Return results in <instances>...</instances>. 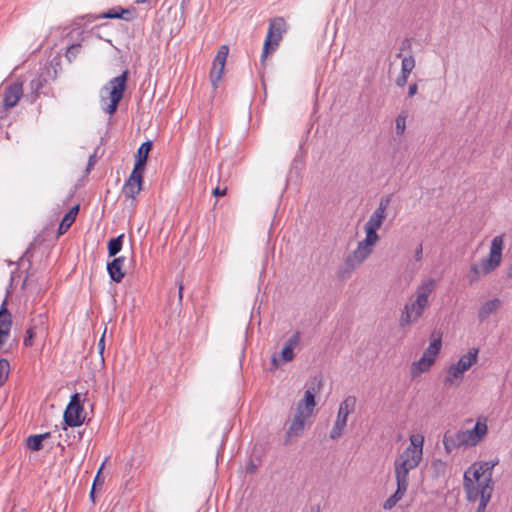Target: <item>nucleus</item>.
I'll use <instances>...</instances> for the list:
<instances>
[{
  "label": "nucleus",
  "instance_id": "obj_22",
  "mask_svg": "<svg viewBox=\"0 0 512 512\" xmlns=\"http://www.w3.org/2000/svg\"><path fill=\"white\" fill-rule=\"evenodd\" d=\"M501 306V300L499 298H494L486 301L481 305L478 310V319L480 322L485 321L488 317L496 312Z\"/></svg>",
  "mask_w": 512,
  "mask_h": 512
},
{
  "label": "nucleus",
  "instance_id": "obj_17",
  "mask_svg": "<svg viewBox=\"0 0 512 512\" xmlns=\"http://www.w3.org/2000/svg\"><path fill=\"white\" fill-rule=\"evenodd\" d=\"M23 95L22 83H13L5 89L3 106L5 109H10L16 106L18 101Z\"/></svg>",
  "mask_w": 512,
  "mask_h": 512
},
{
  "label": "nucleus",
  "instance_id": "obj_29",
  "mask_svg": "<svg viewBox=\"0 0 512 512\" xmlns=\"http://www.w3.org/2000/svg\"><path fill=\"white\" fill-rule=\"evenodd\" d=\"M50 437V433L38 434V435H30L26 439V446L32 451H39L42 449V442Z\"/></svg>",
  "mask_w": 512,
  "mask_h": 512
},
{
  "label": "nucleus",
  "instance_id": "obj_27",
  "mask_svg": "<svg viewBox=\"0 0 512 512\" xmlns=\"http://www.w3.org/2000/svg\"><path fill=\"white\" fill-rule=\"evenodd\" d=\"M356 398L354 396L346 397L339 405L337 417L347 421L348 416L354 411Z\"/></svg>",
  "mask_w": 512,
  "mask_h": 512
},
{
  "label": "nucleus",
  "instance_id": "obj_25",
  "mask_svg": "<svg viewBox=\"0 0 512 512\" xmlns=\"http://www.w3.org/2000/svg\"><path fill=\"white\" fill-rule=\"evenodd\" d=\"M464 373L465 372L462 371L457 365L452 364L449 367L447 375L444 378L445 385L458 386L463 379Z\"/></svg>",
  "mask_w": 512,
  "mask_h": 512
},
{
  "label": "nucleus",
  "instance_id": "obj_37",
  "mask_svg": "<svg viewBox=\"0 0 512 512\" xmlns=\"http://www.w3.org/2000/svg\"><path fill=\"white\" fill-rule=\"evenodd\" d=\"M9 372V362L6 359H0V386L6 381Z\"/></svg>",
  "mask_w": 512,
  "mask_h": 512
},
{
  "label": "nucleus",
  "instance_id": "obj_56",
  "mask_svg": "<svg viewBox=\"0 0 512 512\" xmlns=\"http://www.w3.org/2000/svg\"><path fill=\"white\" fill-rule=\"evenodd\" d=\"M310 512H320V509L319 507L312 508Z\"/></svg>",
  "mask_w": 512,
  "mask_h": 512
},
{
  "label": "nucleus",
  "instance_id": "obj_57",
  "mask_svg": "<svg viewBox=\"0 0 512 512\" xmlns=\"http://www.w3.org/2000/svg\"><path fill=\"white\" fill-rule=\"evenodd\" d=\"M150 0H136V3H146V2H149Z\"/></svg>",
  "mask_w": 512,
  "mask_h": 512
},
{
  "label": "nucleus",
  "instance_id": "obj_58",
  "mask_svg": "<svg viewBox=\"0 0 512 512\" xmlns=\"http://www.w3.org/2000/svg\"><path fill=\"white\" fill-rule=\"evenodd\" d=\"M397 57H402V53H401V52H400V53H398V54H397Z\"/></svg>",
  "mask_w": 512,
  "mask_h": 512
},
{
  "label": "nucleus",
  "instance_id": "obj_10",
  "mask_svg": "<svg viewBox=\"0 0 512 512\" xmlns=\"http://www.w3.org/2000/svg\"><path fill=\"white\" fill-rule=\"evenodd\" d=\"M322 386V379L314 377L313 385L305 391L304 398L298 402L296 409L301 408L303 414L311 416L316 406L315 395L320 392Z\"/></svg>",
  "mask_w": 512,
  "mask_h": 512
},
{
  "label": "nucleus",
  "instance_id": "obj_52",
  "mask_svg": "<svg viewBox=\"0 0 512 512\" xmlns=\"http://www.w3.org/2000/svg\"><path fill=\"white\" fill-rule=\"evenodd\" d=\"M411 46V42L409 39H404L403 42H402V45H401V50H404L406 48H410Z\"/></svg>",
  "mask_w": 512,
  "mask_h": 512
},
{
  "label": "nucleus",
  "instance_id": "obj_44",
  "mask_svg": "<svg viewBox=\"0 0 512 512\" xmlns=\"http://www.w3.org/2000/svg\"><path fill=\"white\" fill-rule=\"evenodd\" d=\"M119 8L109 9L107 12L103 13L100 18H119L121 19Z\"/></svg>",
  "mask_w": 512,
  "mask_h": 512
},
{
  "label": "nucleus",
  "instance_id": "obj_30",
  "mask_svg": "<svg viewBox=\"0 0 512 512\" xmlns=\"http://www.w3.org/2000/svg\"><path fill=\"white\" fill-rule=\"evenodd\" d=\"M441 349V339H434L428 348L425 349L423 352V357L426 358L429 361H432V363L435 362L436 356L439 354Z\"/></svg>",
  "mask_w": 512,
  "mask_h": 512
},
{
  "label": "nucleus",
  "instance_id": "obj_1",
  "mask_svg": "<svg viewBox=\"0 0 512 512\" xmlns=\"http://www.w3.org/2000/svg\"><path fill=\"white\" fill-rule=\"evenodd\" d=\"M424 437L422 435L410 436V445L395 460V478L397 489L383 503L384 510H391L404 497L408 489L409 472L415 469L423 456Z\"/></svg>",
  "mask_w": 512,
  "mask_h": 512
},
{
  "label": "nucleus",
  "instance_id": "obj_19",
  "mask_svg": "<svg viewBox=\"0 0 512 512\" xmlns=\"http://www.w3.org/2000/svg\"><path fill=\"white\" fill-rule=\"evenodd\" d=\"M124 262L125 257L120 256L107 263L108 274L114 282L120 283L123 280L125 276V272L123 271Z\"/></svg>",
  "mask_w": 512,
  "mask_h": 512
},
{
  "label": "nucleus",
  "instance_id": "obj_18",
  "mask_svg": "<svg viewBox=\"0 0 512 512\" xmlns=\"http://www.w3.org/2000/svg\"><path fill=\"white\" fill-rule=\"evenodd\" d=\"M11 325L12 316L6 308V300H4L0 308V346L5 343L6 338L9 336Z\"/></svg>",
  "mask_w": 512,
  "mask_h": 512
},
{
  "label": "nucleus",
  "instance_id": "obj_15",
  "mask_svg": "<svg viewBox=\"0 0 512 512\" xmlns=\"http://www.w3.org/2000/svg\"><path fill=\"white\" fill-rule=\"evenodd\" d=\"M498 462H499L498 459H496L494 461H484V462H479L478 464L475 463L473 465V468H474L473 479L476 482H479V481H481V477H485L483 482L493 485L492 470L498 464Z\"/></svg>",
  "mask_w": 512,
  "mask_h": 512
},
{
  "label": "nucleus",
  "instance_id": "obj_14",
  "mask_svg": "<svg viewBox=\"0 0 512 512\" xmlns=\"http://www.w3.org/2000/svg\"><path fill=\"white\" fill-rule=\"evenodd\" d=\"M443 445L447 454H451L461 446L467 447L464 430L456 432L446 431L443 436Z\"/></svg>",
  "mask_w": 512,
  "mask_h": 512
},
{
  "label": "nucleus",
  "instance_id": "obj_8",
  "mask_svg": "<svg viewBox=\"0 0 512 512\" xmlns=\"http://www.w3.org/2000/svg\"><path fill=\"white\" fill-rule=\"evenodd\" d=\"M464 490L466 492L467 500L470 502H476L477 500H481L484 495V490H489L490 496H492L493 485L489 483H485L483 481L474 483V479L469 477V471L464 473Z\"/></svg>",
  "mask_w": 512,
  "mask_h": 512
},
{
  "label": "nucleus",
  "instance_id": "obj_7",
  "mask_svg": "<svg viewBox=\"0 0 512 512\" xmlns=\"http://www.w3.org/2000/svg\"><path fill=\"white\" fill-rule=\"evenodd\" d=\"M310 416L303 414L301 408L296 409V413L292 420L288 421V428L285 434L283 445H290L294 439L300 437L306 427V421Z\"/></svg>",
  "mask_w": 512,
  "mask_h": 512
},
{
  "label": "nucleus",
  "instance_id": "obj_11",
  "mask_svg": "<svg viewBox=\"0 0 512 512\" xmlns=\"http://www.w3.org/2000/svg\"><path fill=\"white\" fill-rule=\"evenodd\" d=\"M228 52V46L222 45L214 58L213 67L210 72V80L215 88L217 87L219 81L222 79Z\"/></svg>",
  "mask_w": 512,
  "mask_h": 512
},
{
  "label": "nucleus",
  "instance_id": "obj_4",
  "mask_svg": "<svg viewBox=\"0 0 512 512\" xmlns=\"http://www.w3.org/2000/svg\"><path fill=\"white\" fill-rule=\"evenodd\" d=\"M128 77L129 71L124 70L121 75L114 77L109 81L106 89L109 90L110 103L103 107V110L106 113L112 115L116 112L118 104L123 98V94L127 86Z\"/></svg>",
  "mask_w": 512,
  "mask_h": 512
},
{
  "label": "nucleus",
  "instance_id": "obj_3",
  "mask_svg": "<svg viewBox=\"0 0 512 512\" xmlns=\"http://www.w3.org/2000/svg\"><path fill=\"white\" fill-rule=\"evenodd\" d=\"M505 234L495 236L491 241L490 251L480 263L473 264L467 273V281L470 285L477 283L482 276L495 271L502 262Z\"/></svg>",
  "mask_w": 512,
  "mask_h": 512
},
{
  "label": "nucleus",
  "instance_id": "obj_45",
  "mask_svg": "<svg viewBox=\"0 0 512 512\" xmlns=\"http://www.w3.org/2000/svg\"><path fill=\"white\" fill-rule=\"evenodd\" d=\"M106 461H107V459L102 463L101 467L99 468L92 486L96 487V486H102L104 484V478L100 477V473H101Z\"/></svg>",
  "mask_w": 512,
  "mask_h": 512
},
{
  "label": "nucleus",
  "instance_id": "obj_40",
  "mask_svg": "<svg viewBox=\"0 0 512 512\" xmlns=\"http://www.w3.org/2000/svg\"><path fill=\"white\" fill-rule=\"evenodd\" d=\"M120 10V15L121 16V19L125 20V21H132L133 19L136 18V10L134 8L132 9H123V8H119Z\"/></svg>",
  "mask_w": 512,
  "mask_h": 512
},
{
  "label": "nucleus",
  "instance_id": "obj_2",
  "mask_svg": "<svg viewBox=\"0 0 512 512\" xmlns=\"http://www.w3.org/2000/svg\"><path fill=\"white\" fill-rule=\"evenodd\" d=\"M435 287L436 281L432 278L417 287L415 299L404 305L399 319L401 327L408 326L422 317L424 310L429 306V296L434 292Z\"/></svg>",
  "mask_w": 512,
  "mask_h": 512
},
{
  "label": "nucleus",
  "instance_id": "obj_50",
  "mask_svg": "<svg viewBox=\"0 0 512 512\" xmlns=\"http://www.w3.org/2000/svg\"><path fill=\"white\" fill-rule=\"evenodd\" d=\"M96 163V157L95 155H91L89 157V160H88V165H87V172L95 165Z\"/></svg>",
  "mask_w": 512,
  "mask_h": 512
},
{
  "label": "nucleus",
  "instance_id": "obj_21",
  "mask_svg": "<svg viewBox=\"0 0 512 512\" xmlns=\"http://www.w3.org/2000/svg\"><path fill=\"white\" fill-rule=\"evenodd\" d=\"M151 149H152L151 141H146L141 144V146L139 147V149L137 151L135 165H134L133 170L144 173L145 165H146V162L148 159V154L151 151Z\"/></svg>",
  "mask_w": 512,
  "mask_h": 512
},
{
  "label": "nucleus",
  "instance_id": "obj_51",
  "mask_svg": "<svg viewBox=\"0 0 512 512\" xmlns=\"http://www.w3.org/2000/svg\"><path fill=\"white\" fill-rule=\"evenodd\" d=\"M105 333L102 335L101 339L99 340V343H98V347H99V350H100V353L102 354L103 351H104V348H105Z\"/></svg>",
  "mask_w": 512,
  "mask_h": 512
},
{
  "label": "nucleus",
  "instance_id": "obj_6",
  "mask_svg": "<svg viewBox=\"0 0 512 512\" xmlns=\"http://www.w3.org/2000/svg\"><path fill=\"white\" fill-rule=\"evenodd\" d=\"M372 253L357 244L354 251L347 255L344 264L338 270V277L347 279L359 268Z\"/></svg>",
  "mask_w": 512,
  "mask_h": 512
},
{
  "label": "nucleus",
  "instance_id": "obj_33",
  "mask_svg": "<svg viewBox=\"0 0 512 512\" xmlns=\"http://www.w3.org/2000/svg\"><path fill=\"white\" fill-rule=\"evenodd\" d=\"M431 469L434 477H444L447 472V463L441 459H434L431 462Z\"/></svg>",
  "mask_w": 512,
  "mask_h": 512
},
{
  "label": "nucleus",
  "instance_id": "obj_12",
  "mask_svg": "<svg viewBox=\"0 0 512 512\" xmlns=\"http://www.w3.org/2000/svg\"><path fill=\"white\" fill-rule=\"evenodd\" d=\"M392 199V195L383 196L380 198L378 207L374 210V212L369 217L365 226L380 229L387 214V208L390 205Z\"/></svg>",
  "mask_w": 512,
  "mask_h": 512
},
{
  "label": "nucleus",
  "instance_id": "obj_35",
  "mask_svg": "<svg viewBox=\"0 0 512 512\" xmlns=\"http://www.w3.org/2000/svg\"><path fill=\"white\" fill-rule=\"evenodd\" d=\"M406 119H407V114L406 112H401L397 117H396V120H395V129H396V133L397 135H403L404 132H405V129H406Z\"/></svg>",
  "mask_w": 512,
  "mask_h": 512
},
{
  "label": "nucleus",
  "instance_id": "obj_48",
  "mask_svg": "<svg viewBox=\"0 0 512 512\" xmlns=\"http://www.w3.org/2000/svg\"><path fill=\"white\" fill-rule=\"evenodd\" d=\"M417 91H418L417 84H415V83L411 84L408 89V97H410V98L413 97L414 95H416Z\"/></svg>",
  "mask_w": 512,
  "mask_h": 512
},
{
  "label": "nucleus",
  "instance_id": "obj_41",
  "mask_svg": "<svg viewBox=\"0 0 512 512\" xmlns=\"http://www.w3.org/2000/svg\"><path fill=\"white\" fill-rule=\"evenodd\" d=\"M490 499H491V496L489 494V490H487V489L484 490V495L482 496V499L480 500V503L477 508V512H484Z\"/></svg>",
  "mask_w": 512,
  "mask_h": 512
},
{
  "label": "nucleus",
  "instance_id": "obj_5",
  "mask_svg": "<svg viewBox=\"0 0 512 512\" xmlns=\"http://www.w3.org/2000/svg\"><path fill=\"white\" fill-rule=\"evenodd\" d=\"M286 31V22L282 17H276L270 20L268 33L264 41L263 51L261 55V62L267 58L270 50H275L279 45L282 34Z\"/></svg>",
  "mask_w": 512,
  "mask_h": 512
},
{
  "label": "nucleus",
  "instance_id": "obj_47",
  "mask_svg": "<svg viewBox=\"0 0 512 512\" xmlns=\"http://www.w3.org/2000/svg\"><path fill=\"white\" fill-rule=\"evenodd\" d=\"M422 253H423L422 244H420L416 248L415 253H414V258L416 261H420L422 259Z\"/></svg>",
  "mask_w": 512,
  "mask_h": 512
},
{
  "label": "nucleus",
  "instance_id": "obj_53",
  "mask_svg": "<svg viewBox=\"0 0 512 512\" xmlns=\"http://www.w3.org/2000/svg\"><path fill=\"white\" fill-rule=\"evenodd\" d=\"M272 365L273 368H278L280 366L279 360L275 355L272 356Z\"/></svg>",
  "mask_w": 512,
  "mask_h": 512
},
{
  "label": "nucleus",
  "instance_id": "obj_16",
  "mask_svg": "<svg viewBox=\"0 0 512 512\" xmlns=\"http://www.w3.org/2000/svg\"><path fill=\"white\" fill-rule=\"evenodd\" d=\"M488 427L486 421L478 420L474 428L470 430H464L466 446H475L482 441L487 435Z\"/></svg>",
  "mask_w": 512,
  "mask_h": 512
},
{
  "label": "nucleus",
  "instance_id": "obj_34",
  "mask_svg": "<svg viewBox=\"0 0 512 512\" xmlns=\"http://www.w3.org/2000/svg\"><path fill=\"white\" fill-rule=\"evenodd\" d=\"M347 425V421L343 420L342 418H338L336 419L335 423H334V426L332 428V430L330 431V438L332 440H337L338 438H340L343 434V431H344V428L346 427Z\"/></svg>",
  "mask_w": 512,
  "mask_h": 512
},
{
  "label": "nucleus",
  "instance_id": "obj_24",
  "mask_svg": "<svg viewBox=\"0 0 512 512\" xmlns=\"http://www.w3.org/2000/svg\"><path fill=\"white\" fill-rule=\"evenodd\" d=\"M364 230L366 236L362 241L358 242V244L365 248L366 250H368L369 252L373 253V248L379 241V235L377 233L379 229L364 226Z\"/></svg>",
  "mask_w": 512,
  "mask_h": 512
},
{
  "label": "nucleus",
  "instance_id": "obj_38",
  "mask_svg": "<svg viewBox=\"0 0 512 512\" xmlns=\"http://www.w3.org/2000/svg\"><path fill=\"white\" fill-rule=\"evenodd\" d=\"M300 344V333L295 332L286 342L284 347L289 348L292 351Z\"/></svg>",
  "mask_w": 512,
  "mask_h": 512
},
{
  "label": "nucleus",
  "instance_id": "obj_23",
  "mask_svg": "<svg viewBox=\"0 0 512 512\" xmlns=\"http://www.w3.org/2000/svg\"><path fill=\"white\" fill-rule=\"evenodd\" d=\"M478 348H471L469 351L462 355L455 365H457L462 371H468L478 361Z\"/></svg>",
  "mask_w": 512,
  "mask_h": 512
},
{
  "label": "nucleus",
  "instance_id": "obj_42",
  "mask_svg": "<svg viewBox=\"0 0 512 512\" xmlns=\"http://www.w3.org/2000/svg\"><path fill=\"white\" fill-rule=\"evenodd\" d=\"M30 87L35 94V97H37L38 91L43 87V80L40 77L31 80Z\"/></svg>",
  "mask_w": 512,
  "mask_h": 512
},
{
  "label": "nucleus",
  "instance_id": "obj_46",
  "mask_svg": "<svg viewBox=\"0 0 512 512\" xmlns=\"http://www.w3.org/2000/svg\"><path fill=\"white\" fill-rule=\"evenodd\" d=\"M227 193V188H220V187H216L214 190H213V195L215 197H220V196H224L226 195Z\"/></svg>",
  "mask_w": 512,
  "mask_h": 512
},
{
  "label": "nucleus",
  "instance_id": "obj_54",
  "mask_svg": "<svg viewBox=\"0 0 512 512\" xmlns=\"http://www.w3.org/2000/svg\"><path fill=\"white\" fill-rule=\"evenodd\" d=\"M95 489H96V487L92 486L90 494H89V497H90L92 503H95Z\"/></svg>",
  "mask_w": 512,
  "mask_h": 512
},
{
  "label": "nucleus",
  "instance_id": "obj_55",
  "mask_svg": "<svg viewBox=\"0 0 512 512\" xmlns=\"http://www.w3.org/2000/svg\"><path fill=\"white\" fill-rule=\"evenodd\" d=\"M507 277L512 279V264L511 267L508 269Z\"/></svg>",
  "mask_w": 512,
  "mask_h": 512
},
{
  "label": "nucleus",
  "instance_id": "obj_9",
  "mask_svg": "<svg viewBox=\"0 0 512 512\" xmlns=\"http://www.w3.org/2000/svg\"><path fill=\"white\" fill-rule=\"evenodd\" d=\"M83 406L80 402L79 394H74L71 397L69 404L64 412V422L70 427L80 426L84 418L82 417Z\"/></svg>",
  "mask_w": 512,
  "mask_h": 512
},
{
  "label": "nucleus",
  "instance_id": "obj_26",
  "mask_svg": "<svg viewBox=\"0 0 512 512\" xmlns=\"http://www.w3.org/2000/svg\"><path fill=\"white\" fill-rule=\"evenodd\" d=\"M79 212V205L73 206L69 212L65 214L62 221L60 222V225L58 227V234L62 235L67 232V230L71 227V225L74 223L76 216Z\"/></svg>",
  "mask_w": 512,
  "mask_h": 512
},
{
  "label": "nucleus",
  "instance_id": "obj_28",
  "mask_svg": "<svg viewBox=\"0 0 512 512\" xmlns=\"http://www.w3.org/2000/svg\"><path fill=\"white\" fill-rule=\"evenodd\" d=\"M432 365V361H429L422 356L418 361L412 363L410 368L411 377L416 378L422 373L429 371Z\"/></svg>",
  "mask_w": 512,
  "mask_h": 512
},
{
  "label": "nucleus",
  "instance_id": "obj_43",
  "mask_svg": "<svg viewBox=\"0 0 512 512\" xmlns=\"http://www.w3.org/2000/svg\"><path fill=\"white\" fill-rule=\"evenodd\" d=\"M294 357L295 354L291 349L283 347L281 351V359L283 362H290L294 359Z\"/></svg>",
  "mask_w": 512,
  "mask_h": 512
},
{
  "label": "nucleus",
  "instance_id": "obj_49",
  "mask_svg": "<svg viewBox=\"0 0 512 512\" xmlns=\"http://www.w3.org/2000/svg\"><path fill=\"white\" fill-rule=\"evenodd\" d=\"M177 284H178V299H179V303L181 304L182 303V298H183V284H182V281H177Z\"/></svg>",
  "mask_w": 512,
  "mask_h": 512
},
{
  "label": "nucleus",
  "instance_id": "obj_39",
  "mask_svg": "<svg viewBox=\"0 0 512 512\" xmlns=\"http://www.w3.org/2000/svg\"><path fill=\"white\" fill-rule=\"evenodd\" d=\"M37 334H38V331L34 330L33 328L28 327L26 330V335H25L24 341H23L24 345L26 347H31L33 345V339L36 337Z\"/></svg>",
  "mask_w": 512,
  "mask_h": 512
},
{
  "label": "nucleus",
  "instance_id": "obj_13",
  "mask_svg": "<svg viewBox=\"0 0 512 512\" xmlns=\"http://www.w3.org/2000/svg\"><path fill=\"white\" fill-rule=\"evenodd\" d=\"M143 183V173L132 170L129 178L125 181L122 193L127 197L134 199L141 191Z\"/></svg>",
  "mask_w": 512,
  "mask_h": 512
},
{
  "label": "nucleus",
  "instance_id": "obj_31",
  "mask_svg": "<svg viewBox=\"0 0 512 512\" xmlns=\"http://www.w3.org/2000/svg\"><path fill=\"white\" fill-rule=\"evenodd\" d=\"M47 320L48 317L45 313L38 314L31 318L29 327L33 328L38 332H45L47 330Z\"/></svg>",
  "mask_w": 512,
  "mask_h": 512
},
{
  "label": "nucleus",
  "instance_id": "obj_36",
  "mask_svg": "<svg viewBox=\"0 0 512 512\" xmlns=\"http://www.w3.org/2000/svg\"><path fill=\"white\" fill-rule=\"evenodd\" d=\"M80 49H81V44H79V43L71 44L70 46H68L66 53H65L66 59L69 62H72L79 54Z\"/></svg>",
  "mask_w": 512,
  "mask_h": 512
},
{
  "label": "nucleus",
  "instance_id": "obj_32",
  "mask_svg": "<svg viewBox=\"0 0 512 512\" xmlns=\"http://www.w3.org/2000/svg\"><path fill=\"white\" fill-rule=\"evenodd\" d=\"M124 234H121L115 238H112L108 241V255L110 257H115L122 249L123 246Z\"/></svg>",
  "mask_w": 512,
  "mask_h": 512
},
{
  "label": "nucleus",
  "instance_id": "obj_20",
  "mask_svg": "<svg viewBox=\"0 0 512 512\" xmlns=\"http://www.w3.org/2000/svg\"><path fill=\"white\" fill-rule=\"evenodd\" d=\"M415 68V59L412 55L403 57L401 63V73L396 78V85L398 87H404L408 81L409 75Z\"/></svg>",
  "mask_w": 512,
  "mask_h": 512
}]
</instances>
